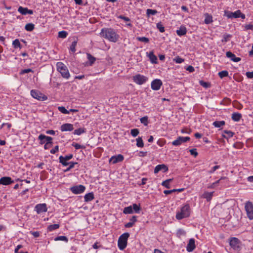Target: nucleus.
I'll list each match as a JSON object with an SVG mask.
<instances>
[{
  "mask_svg": "<svg viewBox=\"0 0 253 253\" xmlns=\"http://www.w3.org/2000/svg\"><path fill=\"white\" fill-rule=\"evenodd\" d=\"M129 236L128 233H125L120 236L118 239V246L120 250H124L127 245V241Z\"/></svg>",
  "mask_w": 253,
  "mask_h": 253,
  "instance_id": "4",
  "label": "nucleus"
},
{
  "mask_svg": "<svg viewBox=\"0 0 253 253\" xmlns=\"http://www.w3.org/2000/svg\"><path fill=\"white\" fill-rule=\"evenodd\" d=\"M157 28L160 32L163 33L165 32V27L162 24L161 22H159L157 24Z\"/></svg>",
  "mask_w": 253,
  "mask_h": 253,
  "instance_id": "45",
  "label": "nucleus"
},
{
  "mask_svg": "<svg viewBox=\"0 0 253 253\" xmlns=\"http://www.w3.org/2000/svg\"><path fill=\"white\" fill-rule=\"evenodd\" d=\"M226 55L228 58H230L232 61L235 62H238L241 60L240 57H236L235 55L230 51H227L226 53Z\"/></svg>",
  "mask_w": 253,
  "mask_h": 253,
  "instance_id": "21",
  "label": "nucleus"
},
{
  "mask_svg": "<svg viewBox=\"0 0 253 253\" xmlns=\"http://www.w3.org/2000/svg\"><path fill=\"white\" fill-rule=\"evenodd\" d=\"M240 13V10H238L234 12L228 10L224 11V16H226L229 19L239 18V14Z\"/></svg>",
  "mask_w": 253,
  "mask_h": 253,
  "instance_id": "11",
  "label": "nucleus"
},
{
  "mask_svg": "<svg viewBox=\"0 0 253 253\" xmlns=\"http://www.w3.org/2000/svg\"><path fill=\"white\" fill-rule=\"evenodd\" d=\"M54 240L55 241H63L66 242H68V238L66 236H58L55 238Z\"/></svg>",
  "mask_w": 253,
  "mask_h": 253,
  "instance_id": "42",
  "label": "nucleus"
},
{
  "mask_svg": "<svg viewBox=\"0 0 253 253\" xmlns=\"http://www.w3.org/2000/svg\"><path fill=\"white\" fill-rule=\"evenodd\" d=\"M200 84L203 86V87H209L210 86V84L209 83H207V82H205L203 81H200Z\"/></svg>",
  "mask_w": 253,
  "mask_h": 253,
  "instance_id": "56",
  "label": "nucleus"
},
{
  "mask_svg": "<svg viewBox=\"0 0 253 253\" xmlns=\"http://www.w3.org/2000/svg\"><path fill=\"white\" fill-rule=\"evenodd\" d=\"M213 196V192H205L204 193L203 198L207 199V201H210Z\"/></svg>",
  "mask_w": 253,
  "mask_h": 253,
  "instance_id": "30",
  "label": "nucleus"
},
{
  "mask_svg": "<svg viewBox=\"0 0 253 253\" xmlns=\"http://www.w3.org/2000/svg\"><path fill=\"white\" fill-rule=\"evenodd\" d=\"M141 123L143 124L144 126L148 125V117L147 116L143 117L140 119Z\"/></svg>",
  "mask_w": 253,
  "mask_h": 253,
  "instance_id": "50",
  "label": "nucleus"
},
{
  "mask_svg": "<svg viewBox=\"0 0 253 253\" xmlns=\"http://www.w3.org/2000/svg\"><path fill=\"white\" fill-rule=\"evenodd\" d=\"M67 32L65 31L58 32V37L60 38H65L67 37Z\"/></svg>",
  "mask_w": 253,
  "mask_h": 253,
  "instance_id": "46",
  "label": "nucleus"
},
{
  "mask_svg": "<svg viewBox=\"0 0 253 253\" xmlns=\"http://www.w3.org/2000/svg\"><path fill=\"white\" fill-rule=\"evenodd\" d=\"M31 95L33 97L39 100H45L47 99V97L45 95L36 90H32L31 91Z\"/></svg>",
  "mask_w": 253,
  "mask_h": 253,
  "instance_id": "8",
  "label": "nucleus"
},
{
  "mask_svg": "<svg viewBox=\"0 0 253 253\" xmlns=\"http://www.w3.org/2000/svg\"><path fill=\"white\" fill-rule=\"evenodd\" d=\"M190 214V208L188 204L181 207L180 211H178L176 214V218L178 220L182 219L189 216Z\"/></svg>",
  "mask_w": 253,
  "mask_h": 253,
  "instance_id": "2",
  "label": "nucleus"
},
{
  "mask_svg": "<svg viewBox=\"0 0 253 253\" xmlns=\"http://www.w3.org/2000/svg\"><path fill=\"white\" fill-rule=\"evenodd\" d=\"M195 248V240L194 239H190L186 247L187 251L189 252H192Z\"/></svg>",
  "mask_w": 253,
  "mask_h": 253,
  "instance_id": "20",
  "label": "nucleus"
},
{
  "mask_svg": "<svg viewBox=\"0 0 253 253\" xmlns=\"http://www.w3.org/2000/svg\"><path fill=\"white\" fill-rule=\"evenodd\" d=\"M139 133V129L137 128L132 129L130 131V134L133 137H136Z\"/></svg>",
  "mask_w": 253,
  "mask_h": 253,
  "instance_id": "43",
  "label": "nucleus"
},
{
  "mask_svg": "<svg viewBox=\"0 0 253 253\" xmlns=\"http://www.w3.org/2000/svg\"><path fill=\"white\" fill-rule=\"evenodd\" d=\"M245 28L246 30H251L253 31V25L252 24H248L245 26Z\"/></svg>",
  "mask_w": 253,
  "mask_h": 253,
  "instance_id": "64",
  "label": "nucleus"
},
{
  "mask_svg": "<svg viewBox=\"0 0 253 253\" xmlns=\"http://www.w3.org/2000/svg\"><path fill=\"white\" fill-rule=\"evenodd\" d=\"M147 54L148 57L152 63L157 64L158 63L157 57L155 55H154L153 51H151L149 53H147Z\"/></svg>",
  "mask_w": 253,
  "mask_h": 253,
  "instance_id": "24",
  "label": "nucleus"
},
{
  "mask_svg": "<svg viewBox=\"0 0 253 253\" xmlns=\"http://www.w3.org/2000/svg\"><path fill=\"white\" fill-rule=\"evenodd\" d=\"M132 210L133 212L135 213H139L140 211V205H137L136 204H133L132 206Z\"/></svg>",
  "mask_w": 253,
  "mask_h": 253,
  "instance_id": "39",
  "label": "nucleus"
},
{
  "mask_svg": "<svg viewBox=\"0 0 253 253\" xmlns=\"http://www.w3.org/2000/svg\"><path fill=\"white\" fill-rule=\"evenodd\" d=\"M29 72H33V71L31 69H26L24 70H22L20 72V74L23 75L26 73H28Z\"/></svg>",
  "mask_w": 253,
  "mask_h": 253,
  "instance_id": "54",
  "label": "nucleus"
},
{
  "mask_svg": "<svg viewBox=\"0 0 253 253\" xmlns=\"http://www.w3.org/2000/svg\"><path fill=\"white\" fill-rule=\"evenodd\" d=\"M57 70L60 72L62 77L65 79H68L70 76L69 70L67 66L62 62H57Z\"/></svg>",
  "mask_w": 253,
  "mask_h": 253,
  "instance_id": "3",
  "label": "nucleus"
},
{
  "mask_svg": "<svg viewBox=\"0 0 253 253\" xmlns=\"http://www.w3.org/2000/svg\"><path fill=\"white\" fill-rule=\"evenodd\" d=\"M242 118V114L239 113L234 112L231 116L232 119L235 122H239Z\"/></svg>",
  "mask_w": 253,
  "mask_h": 253,
  "instance_id": "27",
  "label": "nucleus"
},
{
  "mask_svg": "<svg viewBox=\"0 0 253 253\" xmlns=\"http://www.w3.org/2000/svg\"><path fill=\"white\" fill-rule=\"evenodd\" d=\"M12 45L14 48H21L22 45L18 39H15L12 42Z\"/></svg>",
  "mask_w": 253,
  "mask_h": 253,
  "instance_id": "33",
  "label": "nucleus"
},
{
  "mask_svg": "<svg viewBox=\"0 0 253 253\" xmlns=\"http://www.w3.org/2000/svg\"><path fill=\"white\" fill-rule=\"evenodd\" d=\"M220 166H214L210 171H209V173H212L213 172H214L216 169H218L219 168Z\"/></svg>",
  "mask_w": 253,
  "mask_h": 253,
  "instance_id": "60",
  "label": "nucleus"
},
{
  "mask_svg": "<svg viewBox=\"0 0 253 253\" xmlns=\"http://www.w3.org/2000/svg\"><path fill=\"white\" fill-rule=\"evenodd\" d=\"M133 81L136 84L141 85L145 83L148 80V78L141 74H137L133 76Z\"/></svg>",
  "mask_w": 253,
  "mask_h": 253,
  "instance_id": "6",
  "label": "nucleus"
},
{
  "mask_svg": "<svg viewBox=\"0 0 253 253\" xmlns=\"http://www.w3.org/2000/svg\"><path fill=\"white\" fill-rule=\"evenodd\" d=\"M73 129V125L71 124H64L60 127V130L61 131H72Z\"/></svg>",
  "mask_w": 253,
  "mask_h": 253,
  "instance_id": "19",
  "label": "nucleus"
},
{
  "mask_svg": "<svg viewBox=\"0 0 253 253\" xmlns=\"http://www.w3.org/2000/svg\"><path fill=\"white\" fill-rule=\"evenodd\" d=\"M30 233L36 238L40 236V233L38 231H30Z\"/></svg>",
  "mask_w": 253,
  "mask_h": 253,
  "instance_id": "59",
  "label": "nucleus"
},
{
  "mask_svg": "<svg viewBox=\"0 0 253 253\" xmlns=\"http://www.w3.org/2000/svg\"><path fill=\"white\" fill-rule=\"evenodd\" d=\"M136 146L138 147L141 148H142L144 146L143 141L141 137H139L136 139Z\"/></svg>",
  "mask_w": 253,
  "mask_h": 253,
  "instance_id": "37",
  "label": "nucleus"
},
{
  "mask_svg": "<svg viewBox=\"0 0 253 253\" xmlns=\"http://www.w3.org/2000/svg\"><path fill=\"white\" fill-rule=\"evenodd\" d=\"M176 32L179 36H184L187 33V29L185 26H181L179 29L176 30Z\"/></svg>",
  "mask_w": 253,
  "mask_h": 253,
  "instance_id": "25",
  "label": "nucleus"
},
{
  "mask_svg": "<svg viewBox=\"0 0 253 253\" xmlns=\"http://www.w3.org/2000/svg\"><path fill=\"white\" fill-rule=\"evenodd\" d=\"M123 213L125 214H131L133 213L132 207L131 206L124 208Z\"/></svg>",
  "mask_w": 253,
  "mask_h": 253,
  "instance_id": "32",
  "label": "nucleus"
},
{
  "mask_svg": "<svg viewBox=\"0 0 253 253\" xmlns=\"http://www.w3.org/2000/svg\"><path fill=\"white\" fill-rule=\"evenodd\" d=\"M137 216L135 215L132 216L129 219V221L125 225V227L126 228L132 227L134 225L135 223L137 221Z\"/></svg>",
  "mask_w": 253,
  "mask_h": 253,
  "instance_id": "22",
  "label": "nucleus"
},
{
  "mask_svg": "<svg viewBox=\"0 0 253 253\" xmlns=\"http://www.w3.org/2000/svg\"><path fill=\"white\" fill-rule=\"evenodd\" d=\"M205 19L204 20V22L205 24H209L212 22V21H213L212 17L211 15H210L208 13H206V14H205Z\"/></svg>",
  "mask_w": 253,
  "mask_h": 253,
  "instance_id": "29",
  "label": "nucleus"
},
{
  "mask_svg": "<svg viewBox=\"0 0 253 253\" xmlns=\"http://www.w3.org/2000/svg\"><path fill=\"white\" fill-rule=\"evenodd\" d=\"M35 210L37 213L40 214L46 212L47 208L46 204H39L35 206Z\"/></svg>",
  "mask_w": 253,
  "mask_h": 253,
  "instance_id": "12",
  "label": "nucleus"
},
{
  "mask_svg": "<svg viewBox=\"0 0 253 253\" xmlns=\"http://www.w3.org/2000/svg\"><path fill=\"white\" fill-rule=\"evenodd\" d=\"M173 61H174L176 63L180 64V63H181L183 62H184V59L181 58L179 56H177L173 59Z\"/></svg>",
  "mask_w": 253,
  "mask_h": 253,
  "instance_id": "47",
  "label": "nucleus"
},
{
  "mask_svg": "<svg viewBox=\"0 0 253 253\" xmlns=\"http://www.w3.org/2000/svg\"><path fill=\"white\" fill-rule=\"evenodd\" d=\"M59 226L58 224H51L48 226L47 229L49 231H52L59 228Z\"/></svg>",
  "mask_w": 253,
  "mask_h": 253,
  "instance_id": "36",
  "label": "nucleus"
},
{
  "mask_svg": "<svg viewBox=\"0 0 253 253\" xmlns=\"http://www.w3.org/2000/svg\"><path fill=\"white\" fill-rule=\"evenodd\" d=\"M94 198L93 192L88 193L86 194L84 196V201L88 202L93 200Z\"/></svg>",
  "mask_w": 253,
  "mask_h": 253,
  "instance_id": "28",
  "label": "nucleus"
},
{
  "mask_svg": "<svg viewBox=\"0 0 253 253\" xmlns=\"http://www.w3.org/2000/svg\"><path fill=\"white\" fill-rule=\"evenodd\" d=\"M18 11L22 15L26 14H33V11L31 9H28L27 7H23L22 6H19L18 9Z\"/></svg>",
  "mask_w": 253,
  "mask_h": 253,
  "instance_id": "18",
  "label": "nucleus"
},
{
  "mask_svg": "<svg viewBox=\"0 0 253 253\" xmlns=\"http://www.w3.org/2000/svg\"><path fill=\"white\" fill-rule=\"evenodd\" d=\"M38 138H39V140H42V139L45 140V141H46V142L45 143L46 144H51L53 143V142L52 141V138L50 136H47L45 135L41 134L39 136Z\"/></svg>",
  "mask_w": 253,
  "mask_h": 253,
  "instance_id": "23",
  "label": "nucleus"
},
{
  "mask_svg": "<svg viewBox=\"0 0 253 253\" xmlns=\"http://www.w3.org/2000/svg\"><path fill=\"white\" fill-rule=\"evenodd\" d=\"M186 70L190 73H192L195 71L194 68L191 65L188 66Z\"/></svg>",
  "mask_w": 253,
  "mask_h": 253,
  "instance_id": "63",
  "label": "nucleus"
},
{
  "mask_svg": "<svg viewBox=\"0 0 253 253\" xmlns=\"http://www.w3.org/2000/svg\"><path fill=\"white\" fill-rule=\"evenodd\" d=\"M70 190L73 193L79 194L83 193L85 190V187L83 185H78L71 187Z\"/></svg>",
  "mask_w": 253,
  "mask_h": 253,
  "instance_id": "9",
  "label": "nucleus"
},
{
  "mask_svg": "<svg viewBox=\"0 0 253 253\" xmlns=\"http://www.w3.org/2000/svg\"><path fill=\"white\" fill-rule=\"evenodd\" d=\"M225 124V121H215L213 123L212 125L215 127H220L223 126H224Z\"/></svg>",
  "mask_w": 253,
  "mask_h": 253,
  "instance_id": "34",
  "label": "nucleus"
},
{
  "mask_svg": "<svg viewBox=\"0 0 253 253\" xmlns=\"http://www.w3.org/2000/svg\"><path fill=\"white\" fill-rule=\"evenodd\" d=\"M13 182V180L10 177L4 176L0 179V185H8Z\"/></svg>",
  "mask_w": 253,
  "mask_h": 253,
  "instance_id": "16",
  "label": "nucleus"
},
{
  "mask_svg": "<svg viewBox=\"0 0 253 253\" xmlns=\"http://www.w3.org/2000/svg\"><path fill=\"white\" fill-rule=\"evenodd\" d=\"M118 18L124 20V21H125L126 22H130V19L128 17H126L123 15L119 16Z\"/></svg>",
  "mask_w": 253,
  "mask_h": 253,
  "instance_id": "57",
  "label": "nucleus"
},
{
  "mask_svg": "<svg viewBox=\"0 0 253 253\" xmlns=\"http://www.w3.org/2000/svg\"><path fill=\"white\" fill-rule=\"evenodd\" d=\"M69 164L68 165H69V166L66 169L64 170L65 172L69 171L70 169H71L74 167V166L75 165H77L78 164L77 162H69Z\"/></svg>",
  "mask_w": 253,
  "mask_h": 253,
  "instance_id": "49",
  "label": "nucleus"
},
{
  "mask_svg": "<svg viewBox=\"0 0 253 253\" xmlns=\"http://www.w3.org/2000/svg\"><path fill=\"white\" fill-rule=\"evenodd\" d=\"M168 170V168L166 165L164 164L158 165L155 167L154 169V173H157L160 171H162L163 172H165Z\"/></svg>",
  "mask_w": 253,
  "mask_h": 253,
  "instance_id": "17",
  "label": "nucleus"
},
{
  "mask_svg": "<svg viewBox=\"0 0 253 253\" xmlns=\"http://www.w3.org/2000/svg\"><path fill=\"white\" fill-rule=\"evenodd\" d=\"M245 210L248 217L250 219H253V204L252 202L248 201L245 204Z\"/></svg>",
  "mask_w": 253,
  "mask_h": 253,
  "instance_id": "7",
  "label": "nucleus"
},
{
  "mask_svg": "<svg viewBox=\"0 0 253 253\" xmlns=\"http://www.w3.org/2000/svg\"><path fill=\"white\" fill-rule=\"evenodd\" d=\"M222 180H227V178L224 176L221 177L219 180H217L215 182L213 183L211 187H214L215 185H216L218 183H219Z\"/></svg>",
  "mask_w": 253,
  "mask_h": 253,
  "instance_id": "52",
  "label": "nucleus"
},
{
  "mask_svg": "<svg viewBox=\"0 0 253 253\" xmlns=\"http://www.w3.org/2000/svg\"><path fill=\"white\" fill-rule=\"evenodd\" d=\"M190 140L189 137H183L179 136L177 139L175 140L172 142V144L174 146L180 145L182 143L187 142Z\"/></svg>",
  "mask_w": 253,
  "mask_h": 253,
  "instance_id": "14",
  "label": "nucleus"
},
{
  "mask_svg": "<svg viewBox=\"0 0 253 253\" xmlns=\"http://www.w3.org/2000/svg\"><path fill=\"white\" fill-rule=\"evenodd\" d=\"M100 35L102 37L113 42H117L120 37L116 31L111 28H104L102 29Z\"/></svg>",
  "mask_w": 253,
  "mask_h": 253,
  "instance_id": "1",
  "label": "nucleus"
},
{
  "mask_svg": "<svg viewBox=\"0 0 253 253\" xmlns=\"http://www.w3.org/2000/svg\"><path fill=\"white\" fill-rule=\"evenodd\" d=\"M85 132V128H79L78 129H75L73 132L74 134H76L78 135H80L81 134L84 133Z\"/></svg>",
  "mask_w": 253,
  "mask_h": 253,
  "instance_id": "35",
  "label": "nucleus"
},
{
  "mask_svg": "<svg viewBox=\"0 0 253 253\" xmlns=\"http://www.w3.org/2000/svg\"><path fill=\"white\" fill-rule=\"evenodd\" d=\"M190 154L194 156L195 157H197L198 155L196 149H192L189 150Z\"/></svg>",
  "mask_w": 253,
  "mask_h": 253,
  "instance_id": "55",
  "label": "nucleus"
},
{
  "mask_svg": "<svg viewBox=\"0 0 253 253\" xmlns=\"http://www.w3.org/2000/svg\"><path fill=\"white\" fill-rule=\"evenodd\" d=\"M136 39L140 42H144L145 43H148L149 42V40L148 38L144 37H137Z\"/></svg>",
  "mask_w": 253,
  "mask_h": 253,
  "instance_id": "48",
  "label": "nucleus"
},
{
  "mask_svg": "<svg viewBox=\"0 0 253 253\" xmlns=\"http://www.w3.org/2000/svg\"><path fill=\"white\" fill-rule=\"evenodd\" d=\"M59 150V147L58 145L55 146V147L51 149L50 151V153L54 154H55Z\"/></svg>",
  "mask_w": 253,
  "mask_h": 253,
  "instance_id": "58",
  "label": "nucleus"
},
{
  "mask_svg": "<svg viewBox=\"0 0 253 253\" xmlns=\"http://www.w3.org/2000/svg\"><path fill=\"white\" fill-rule=\"evenodd\" d=\"M73 157V155L72 154H70L64 157L60 156L59 158V162L64 166H67L69 164V163L67 162V161L71 159Z\"/></svg>",
  "mask_w": 253,
  "mask_h": 253,
  "instance_id": "13",
  "label": "nucleus"
},
{
  "mask_svg": "<svg viewBox=\"0 0 253 253\" xmlns=\"http://www.w3.org/2000/svg\"><path fill=\"white\" fill-rule=\"evenodd\" d=\"M234 134V133L230 130H224L223 131L222 136L226 139H228L229 138L233 137Z\"/></svg>",
  "mask_w": 253,
  "mask_h": 253,
  "instance_id": "26",
  "label": "nucleus"
},
{
  "mask_svg": "<svg viewBox=\"0 0 253 253\" xmlns=\"http://www.w3.org/2000/svg\"><path fill=\"white\" fill-rule=\"evenodd\" d=\"M218 76L221 79L228 76V72L227 71H222L218 73Z\"/></svg>",
  "mask_w": 253,
  "mask_h": 253,
  "instance_id": "44",
  "label": "nucleus"
},
{
  "mask_svg": "<svg viewBox=\"0 0 253 253\" xmlns=\"http://www.w3.org/2000/svg\"><path fill=\"white\" fill-rule=\"evenodd\" d=\"M35 28V25L33 23H29L27 24L25 26V29L27 31L31 32Z\"/></svg>",
  "mask_w": 253,
  "mask_h": 253,
  "instance_id": "31",
  "label": "nucleus"
},
{
  "mask_svg": "<svg viewBox=\"0 0 253 253\" xmlns=\"http://www.w3.org/2000/svg\"><path fill=\"white\" fill-rule=\"evenodd\" d=\"M124 159V156L121 154H119L118 155L112 156L109 160V162H112L113 164H115L117 163L122 162Z\"/></svg>",
  "mask_w": 253,
  "mask_h": 253,
  "instance_id": "15",
  "label": "nucleus"
},
{
  "mask_svg": "<svg viewBox=\"0 0 253 253\" xmlns=\"http://www.w3.org/2000/svg\"><path fill=\"white\" fill-rule=\"evenodd\" d=\"M163 84L162 81L160 79H155L151 84V88L154 90H158Z\"/></svg>",
  "mask_w": 253,
  "mask_h": 253,
  "instance_id": "10",
  "label": "nucleus"
},
{
  "mask_svg": "<svg viewBox=\"0 0 253 253\" xmlns=\"http://www.w3.org/2000/svg\"><path fill=\"white\" fill-rule=\"evenodd\" d=\"M58 110L61 113L65 114H69L70 113V111L67 110L63 106H59L58 107Z\"/></svg>",
  "mask_w": 253,
  "mask_h": 253,
  "instance_id": "40",
  "label": "nucleus"
},
{
  "mask_svg": "<svg viewBox=\"0 0 253 253\" xmlns=\"http://www.w3.org/2000/svg\"><path fill=\"white\" fill-rule=\"evenodd\" d=\"M157 11L155 9H147L146 11V13L148 16L150 15H155L156 13H157Z\"/></svg>",
  "mask_w": 253,
  "mask_h": 253,
  "instance_id": "41",
  "label": "nucleus"
},
{
  "mask_svg": "<svg viewBox=\"0 0 253 253\" xmlns=\"http://www.w3.org/2000/svg\"><path fill=\"white\" fill-rule=\"evenodd\" d=\"M87 58L90 62V65H92L96 60L95 58L92 56L90 53H87Z\"/></svg>",
  "mask_w": 253,
  "mask_h": 253,
  "instance_id": "38",
  "label": "nucleus"
},
{
  "mask_svg": "<svg viewBox=\"0 0 253 253\" xmlns=\"http://www.w3.org/2000/svg\"><path fill=\"white\" fill-rule=\"evenodd\" d=\"M246 75L249 79L253 78V71L246 72Z\"/></svg>",
  "mask_w": 253,
  "mask_h": 253,
  "instance_id": "62",
  "label": "nucleus"
},
{
  "mask_svg": "<svg viewBox=\"0 0 253 253\" xmlns=\"http://www.w3.org/2000/svg\"><path fill=\"white\" fill-rule=\"evenodd\" d=\"M229 242L231 247L234 250L239 251L241 250L242 243L237 238H230Z\"/></svg>",
  "mask_w": 253,
  "mask_h": 253,
  "instance_id": "5",
  "label": "nucleus"
},
{
  "mask_svg": "<svg viewBox=\"0 0 253 253\" xmlns=\"http://www.w3.org/2000/svg\"><path fill=\"white\" fill-rule=\"evenodd\" d=\"M72 146H74L76 149H79L81 148L84 149L85 147L84 146L81 145L78 143H73L72 144Z\"/></svg>",
  "mask_w": 253,
  "mask_h": 253,
  "instance_id": "53",
  "label": "nucleus"
},
{
  "mask_svg": "<svg viewBox=\"0 0 253 253\" xmlns=\"http://www.w3.org/2000/svg\"><path fill=\"white\" fill-rule=\"evenodd\" d=\"M77 43V42L76 41H74L72 42V44L70 46V49L73 53L76 51V46Z\"/></svg>",
  "mask_w": 253,
  "mask_h": 253,
  "instance_id": "51",
  "label": "nucleus"
},
{
  "mask_svg": "<svg viewBox=\"0 0 253 253\" xmlns=\"http://www.w3.org/2000/svg\"><path fill=\"white\" fill-rule=\"evenodd\" d=\"M231 37L230 35H224L223 36V39L222 40V42H227L229 40V38Z\"/></svg>",
  "mask_w": 253,
  "mask_h": 253,
  "instance_id": "61",
  "label": "nucleus"
}]
</instances>
